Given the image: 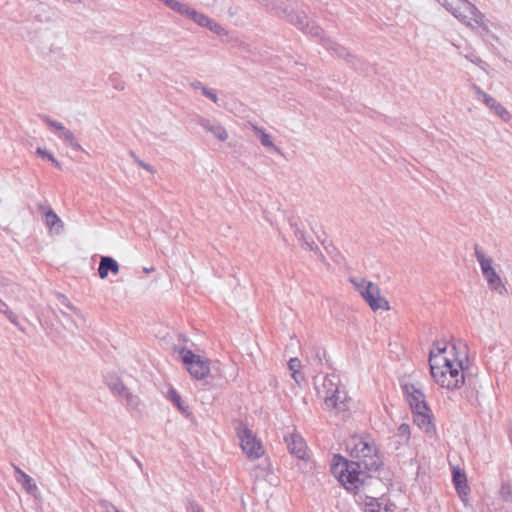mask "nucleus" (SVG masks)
I'll use <instances>...</instances> for the list:
<instances>
[{"instance_id": "f257e3e1", "label": "nucleus", "mask_w": 512, "mask_h": 512, "mask_svg": "<svg viewBox=\"0 0 512 512\" xmlns=\"http://www.w3.org/2000/svg\"><path fill=\"white\" fill-rule=\"evenodd\" d=\"M331 472L347 491L353 492L364 503L384 496L386 487L380 478L370 475L369 471L359 470L357 464H348L339 455L333 458Z\"/></svg>"}, {"instance_id": "a878e982", "label": "nucleus", "mask_w": 512, "mask_h": 512, "mask_svg": "<svg viewBox=\"0 0 512 512\" xmlns=\"http://www.w3.org/2000/svg\"><path fill=\"white\" fill-rule=\"evenodd\" d=\"M122 397L125 398L126 406L128 408L134 409V410L139 408L140 403H141L140 398L137 395L130 392L129 389H127L126 392H124Z\"/></svg>"}, {"instance_id": "c756f323", "label": "nucleus", "mask_w": 512, "mask_h": 512, "mask_svg": "<svg viewBox=\"0 0 512 512\" xmlns=\"http://www.w3.org/2000/svg\"><path fill=\"white\" fill-rule=\"evenodd\" d=\"M57 296H58V298H59V300H60L61 304H62L65 308H67L68 310L72 311V312H73L75 315H77L79 318H81V319L83 318V315H82L81 311H80L78 308H76V307H75V306H74V305H73V304L68 300V298H67L65 295H63V294H61V293H58V294H57Z\"/></svg>"}, {"instance_id": "4be33fe9", "label": "nucleus", "mask_w": 512, "mask_h": 512, "mask_svg": "<svg viewBox=\"0 0 512 512\" xmlns=\"http://www.w3.org/2000/svg\"><path fill=\"white\" fill-rule=\"evenodd\" d=\"M45 224L52 234L58 235L64 229V223L54 211L48 212V215L45 217Z\"/></svg>"}, {"instance_id": "de8ad7c7", "label": "nucleus", "mask_w": 512, "mask_h": 512, "mask_svg": "<svg viewBox=\"0 0 512 512\" xmlns=\"http://www.w3.org/2000/svg\"><path fill=\"white\" fill-rule=\"evenodd\" d=\"M189 512H202V509L196 503H190L188 507Z\"/></svg>"}, {"instance_id": "5701e85b", "label": "nucleus", "mask_w": 512, "mask_h": 512, "mask_svg": "<svg viewBox=\"0 0 512 512\" xmlns=\"http://www.w3.org/2000/svg\"><path fill=\"white\" fill-rule=\"evenodd\" d=\"M475 256L480 265L482 274L493 269V260L491 257L486 256L483 250L475 244Z\"/></svg>"}, {"instance_id": "49530a36", "label": "nucleus", "mask_w": 512, "mask_h": 512, "mask_svg": "<svg viewBox=\"0 0 512 512\" xmlns=\"http://www.w3.org/2000/svg\"><path fill=\"white\" fill-rule=\"evenodd\" d=\"M69 146L72 147L74 150L83 151V147L78 143L76 138L72 142H70Z\"/></svg>"}, {"instance_id": "4c0bfd02", "label": "nucleus", "mask_w": 512, "mask_h": 512, "mask_svg": "<svg viewBox=\"0 0 512 512\" xmlns=\"http://www.w3.org/2000/svg\"><path fill=\"white\" fill-rule=\"evenodd\" d=\"M289 369L292 373L299 372L301 362L298 358H291L288 362Z\"/></svg>"}, {"instance_id": "5fc2aeb1", "label": "nucleus", "mask_w": 512, "mask_h": 512, "mask_svg": "<svg viewBox=\"0 0 512 512\" xmlns=\"http://www.w3.org/2000/svg\"><path fill=\"white\" fill-rule=\"evenodd\" d=\"M144 270H145L146 273H149V272H151L153 270V268H151V269L145 268Z\"/></svg>"}, {"instance_id": "6e6552de", "label": "nucleus", "mask_w": 512, "mask_h": 512, "mask_svg": "<svg viewBox=\"0 0 512 512\" xmlns=\"http://www.w3.org/2000/svg\"><path fill=\"white\" fill-rule=\"evenodd\" d=\"M179 354L192 377L203 379L209 374L210 368L208 360L203 359L201 356L194 354L191 350L186 348H182Z\"/></svg>"}, {"instance_id": "bb28decb", "label": "nucleus", "mask_w": 512, "mask_h": 512, "mask_svg": "<svg viewBox=\"0 0 512 512\" xmlns=\"http://www.w3.org/2000/svg\"><path fill=\"white\" fill-rule=\"evenodd\" d=\"M487 284H488V287L492 291H495V292H497L500 295H506L507 294V289H506L505 285L503 284L500 276H498L495 279H491L490 281L487 282Z\"/></svg>"}, {"instance_id": "6ab92c4d", "label": "nucleus", "mask_w": 512, "mask_h": 512, "mask_svg": "<svg viewBox=\"0 0 512 512\" xmlns=\"http://www.w3.org/2000/svg\"><path fill=\"white\" fill-rule=\"evenodd\" d=\"M291 227L294 230V235L297 238L298 241L301 242V246L306 249L315 252L318 254L321 258H324L322 252L320 251L319 247L315 244L313 241H308L305 237V233L303 229H301L297 223L291 224Z\"/></svg>"}, {"instance_id": "37998d69", "label": "nucleus", "mask_w": 512, "mask_h": 512, "mask_svg": "<svg viewBox=\"0 0 512 512\" xmlns=\"http://www.w3.org/2000/svg\"><path fill=\"white\" fill-rule=\"evenodd\" d=\"M60 313L62 317L67 321V323L71 324L72 326H76V323L71 319L66 311L61 310Z\"/></svg>"}, {"instance_id": "473e14b6", "label": "nucleus", "mask_w": 512, "mask_h": 512, "mask_svg": "<svg viewBox=\"0 0 512 512\" xmlns=\"http://www.w3.org/2000/svg\"><path fill=\"white\" fill-rule=\"evenodd\" d=\"M36 153H37V155L41 156L42 158H46L47 160L51 161L55 167L61 168L59 161L45 149L37 148Z\"/></svg>"}, {"instance_id": "9b49d317", "label": "nucleus", "mask_w": 512, "mask_h": 512, "mask_svg": "<svg viewBox=\"0 0 512 512\" xmlns=\"http://www.w3.org/2000/svg\"><path fill=\"white\" fill-rule=\"evenodd\" d=\"M171 9L181 15L190 18L201 27H206L210 20V18L205 14L197 12L196 10L190 8L187 4L179 2L177 0L175 1Z\"/></svg>"}, {"instance_id": "0eeeda50", "label": "nucleus", "mask_w": 512, "mask_h": 512, "mask_svg": "<svg viewBox=\"0 0 512 512\" xmlns=\"http://www.w3.org/2000/svg\"><path fill=\"white\" fill-rule=\"evenodd\" d=\"M237 434L240 439L243 452L253 459L260 458L264 454V448L256 435L243 423L237 428Z\"/></svg>"}, {"instance_id": "9d476101", "label": "nucleus", "mask_w": 512, "mask_h": 512, "mask_svg": "<svg viewBox=\"0 0 512 512\" xmlns=\"http://www.w3.org/2000/svg\"><path fill=\"white\" fill-rule=\"evenodd\" d=\"M402 388L412 411H429L425 396L420 389L414 384H404Z\"/></svg>"}, {"instance_id": "603ef678", "label": "nucleus", "mask_w": 512, "mask_h": 512, "mask_svg": "<svg viewBox=\"0 0 512 512\" xmlns=\"http://www.w3.org/2000/svg\"><path fill=\"white\" fill-rule=\"evenodd\" d=\"M319 352L320 351H318L316 354L315 361H317L318 364H322V358L320 357Z\"/></svg>"}, {"instance_id": "39448f33", "label": "nucleus", "mask_w": 512, "mask_h": 512, "mask_svg": "<svg viewBox=\"0 0 512 512\" xmlns=\"http://www.w3.org/2000/svg\"><path fill=\"white\" fill-rule=\"evenodd\" d=\"M443 7L467 27H473L472 22H474L486 32L489 31L484 14L470 1L457 0L455 3L445 1Z\"/></svg>"}, {"instance_id": "72a5a7b5", "label": "nucleus", "mask_w": 512, "mask_h": 512, "mask_svg": "<svg viewBox=\"0 0 512 512\" xmlns=\"http://www.w3.org/2000/svg\"><path fill=\"white\" fill-rule=\"evenodd\" d=\"M210 31L217 35H227V31L219 23L215 22L210 18L208 25L206 26Z\"/></svg>"}, {"instance_id": "a18cd8bd", "label": "nucleus", "mask_w": 512, "mask_h": 512, "mask_svg": "<svg viewBox=\"0 0 512 512\" xmlns=\"http://www.w3.org/2000/svg\"><path fill=\"white\" fill-rule=\"evenodd\" d=\"M69 146L72 147L74 150L83 151V147L78 143L76 138L72 142H70Z\"/></svg>"}, {"instance_id": "412c9836", "label": "nucleus", "mask_w": 512, "mask_h": 512, "mask_svg": "<svg viewBox=\"0 0 512 512\" xmlns=\"http://www.w3.org/2000/svg\"><path fill=\"white\" fill-rule=\"evenodd\" d=\"M252 130L255 133V135L258 136L261 144L265 148H267V149H269V150H271V151H273L275 153L281 154L280 148H278L274 144V142L271 140L270 135L267 134L263 128L258 127L257 125H252Z\"/></svg>"}, {"instance_id": "dca6fc26", "label": "nucleus", "mask_w": 512, "mask_h": 512, "mask_svg": "<svg viewBox=\"0 0 512 512\" xmlns=\"http://www.w3.org/2000/svg\"><path fill=\"white\" fill-rule=\"evenodd\" d=\"M199 125L203 127L207 132L212 133L218 140L222 142L226 141L228 138L226 129L218 123H212L206 118H200Z\"/></svg>"}, {"instance_id": "8fccbe9b", "label": "nucleus", "mask_w": 512, "mask_h": 512, "mask_svg": "<svg viewBox=\"0 0 512 512\" xmlns=\"http://www.w3.org/2000/svg\"><path fill=\"white\" fill-rule=\"evenodd\" d=\"M191 85H192V87H193V88H195V89H200V90H202V88H204V87H205V86H203V85H202V83H201V82H199V81L193 82Z\"/></svg>"}, {"instance_id": "ea45409f", "label": "nucleus", "mask_w": 512, "mask_h": 512, "mask_svg": "<svg viewBox=\"0 0 512 512\" xmlns=\"http://www.w3.org/2000/svg\"><path fill=\"white\" fill-rule=\"evenodd\" d=\"M469 61L484 69V61L477 55L471 53L465 56Z\"/></svg>"}, {"instance_id": "a211bd4d", "label": "nucleus", "mask_w": 512, "mask_h": 512, "mask_svg": "<svg viewBox=\"0 0 512 512\" xmlns=\"http://www.w3.org/2000/svg\"><path fill=\"white\" fill-rule=\"evenodd\" d=\"M484 104L490 109L491 112L497 115L502 121L509 122L511 120V113L492 96L486 97V101L484 102Z\"/></svg>"}, {"instance_id": "c9c22d12", "label": "nucleus", "mask_w": 512, "mask_h": 512, "mask_svg": "<svg viewBox=\"0 0 512 512\" xmlns=\"http://www.w3.org/2000/svg\"><path fill=\"white\" fill-rule=\"evenodd\" d=\"M471 90L474 92L475 96L478 100H481L483 103L486 101V97H489L490 95L487 94L485 91H483L478 85L472 84Z\"/></svg>"}, {"instance_id": "09e8293b", "label": "nucleus", "mask_w": 512, "mask_h": 512, "mask_svg": "<svg viewBox=\"0 0 512 512\" xmlns=\"http://www.w3.org/2000/svg\"><path fill=\"white\" fill-rule=\"evenodd\" d=\"M207 98H209L214 103L218 102V96H217V93H216V91L214 89H212L210 91V93L208 94Z\"/></svg>"}, {"instance_id": "c85d7f7f", "label": "nucleus", "mask_w": 512, "mask_h": 512, "mask_svg": "<svg viewBox=\"0 0 512 512\" xmlns=\"http://www.w3.org/2000/svg\"><path fill=\"white\" fill-rule=\"evenodd\" d=\"M168 398L182 413H186L187 410L183 405L182 398L175 389L171 388L169 390Z\"/></svg>"}, {"instance_id": "1a4fd4ad", "label": "nucleus", "mask_w": 512, "mask_h": 512, "mask_svg": "<svg viewBox=\"0 0 512 512\" xmlns=\"http://www.w3.org/2000/svg\"><path fill=\"white\" fill-rule=\"evenodd\" d=\"M284 17L294 26H296L303 33L312 37L321 38L323 29L316 24L315 21H310L304 11H283Z\"/></svg>"}, {"instance_id": "f03ea898", "label": "nucleus", "mask_w": 512, "mask_h": 512, "mask_svg": "<svg viewBox=\"0 0 512 512\" xmlns=\"http://www.w3.org/2000/svg\"><path fill=\"white\" fill-rule=\"evenodd\" d=\"M430 373L434 381L448 390L458 389L464 384V367L462 360L447 356L445 343L437 342L429 355Z\"/></svg>"}, {"instance_id": "864d4df0", "label": "nucleus", "mask_w": 512, "mask_h": 512, "mask_svg": "<svg viewBox=\"0 0 512 512\" xmlns=\"http://www.w3.org/2000/svg\"><path fill=\"white\" fill-rule=\"evenodd\" d=\"M134 461L136 462L138 467H140V468L142 467V463L137 458H134Z\"/></svg>"}, {"instance_id": "f704fd0d", "label": "nucleus", "mask_w": 512, "mask_h": 512, "mask_svg": "<svg viewBox=\"0 0 512 512\" xmlns=\"http://www.w3.org/2000/svg\"><path fill=\"white\" fill-rule=\"evenodd\" d=\"M397 436H399L404 441H407L410 437V427L408 424H401L397 429Z\"/></svg>"}, {"instance_id": "cd10ccee", "label": "nucleus", "mask_w": 512, "mask_h": 512, "mask_svg": "<svg viewBox=\"0 0 512 512\" xmlns=\"http://www.w3.org/2000/svg\"><path fill=\"white\" fill-rule=\"evenodd\" d=\"M108 386L109 388L116 394L118 395H123L124 392H126V390L128 389L124 384L123 382L118 379V378H111L109 381H108Z\"/></svg>"}, {"instance_id": "e433bc0d", "label": "nucleus", "mask_w": 512, "mask_h": 512, "mask_svg": "<svg viewBox=\"0 0 512 512\" xmlns=\"http://www.w3.org/2000/svg\"><path fill=\"white\" fill-rule=\"evenodd\" d=\"M131 157L134 159V161L140 166L142 167L143 169H145L146 171L154 174L156 173V170L154 169V167L152 165H150L149 163H146L142 160H140L133 152H131Z\"/></svg>"}, {"instance_id": "a19ab883", "label": "nucleus", "mask_w": 512, "mask_h": 512, "mask_svg": "<svg viewBox=\"0 0 512 512\" xmlns=\"http://www.w3.org/2000/svg\"><path fill=\"white\" fill-rule=\"evenodd\" d=\"M38 210L41 212V214L44 216V218L48 215V212H53V209L48 203H40L38 205Z\"/></svg>"}, {"instance_id": "2f4dec72", "label": "nucleus", "mask_w": 512, "mask_h": 512, "mask_svg": "<svg viewBox=\"0 0 512 512\" xmlns=\"http://www.w3.org/2000/svg\"><path fill=\"white\" fill-rule=\"evenodd\" d=\"M0 313H3L16 326L19 325L17 316L8 309L7 304L0 299Z\"/></svg>"}, {"instance_id": "79ce46f5", "label": "nucleus", "mask_w": 512, "mask_h": 512, "mask_svg": "<svg viewBox=\"0 0 512 512\" xmlns=\"http://www.w3.org/2000/svg\"><path fill=\"white\" fill-rule=\"evenodd\" d=\"M483 276L484 278L486 279V281H490L491 279H495L497 278L499 275L498 273L496 272V270L493 268L492 270H489L485 273H483Z\"/></svg>"}, {"instance_id": "20e7f679", "label": "nucleus", "mask_w": 512, "mask_h": 512, "mask_svg": "<svg viewBox=\"0 0 512 512\" xmlns=\"http://www.w3.org/2000/svg\"><path fill=\"white\" fill-rule=\"evenodd\" d=\"M315 389L319 398L323 399L328 408L338 411L346 410L347 396L339 390V379L336 375L316 377Z\"/></svg>"}, {"instance_id": "58836bf2", "label": "nucleus", "mask_w": 512, "mask_h": 512, "mask_svg": "<svg viewBox=\"0 0 512 512\" xmlns=\"http://www.w3.org/2000/svg\"><path fill=\"white\" fill-rule=\"evenodd\" d=\"M100 506L104 509L105 512H118L119 510L109 501L101 500L99 502Z\"/></svg>"}, {"instance_id": "aec40b11", "label": "nucleus", "mask_w": 512, "mask_h": 512, "mask_svg": "<svg viewBox=\"0 0 512 512\" xmlns=\"http://www.w3.org/2000/svg\"><path fill=\"white\" fill-rule=\"evenodd\" d=\"M414 423L427 434H432L435 430L431 422L428 411H413Z\"/></svg>"}, {"instance_id": "7c9ffc66", "label": "nucleus", "mask_w": 512, "mask_h": 512, "mask_svg": "<svg viewBox=\"0 0 512 512\" xmlns=\"http://www.w3.org/2000/svg\"><path fill=\"white\" fill-rule=\"evenodd\" d=\"M22 293V288L17 284H10L5 289V294L14 298L15 300H20V294Z\"/></svg>"}, {"instance_id": "4468645a", "label": "nucleus", "mask_w": 512, "mask_h": 512, "mask_svg": "<svg viewBox=\"0 0 512 512\" xmlns=\"http://www.w3.org/2000/svg\"><path fill=\"white\" fill-rule=\"evenodd\" d=\"M42 119L49 127L55 129L58 137L62 139L66 144L69 145L70 142L76 138L73 132L67 129L62 123L52 120L48 116H43Z\"/></svg>"}, {"instance_id": "7ed1b4c3", "label": "nucleus", "mask_w": 512, "mask_h": 512, "mask_svg": "<svg viewBox=\"0 0 512 512\" xmlns=\"http://www.w3.org/2000/svg\"><path fill=\"white\" fill-rule=\"evenodd\" d=\"M354 461H348V464H357L359 470L376 471L382 465V459L378 448L370 438L352 437L347 444Z\"/></svg>"}, {"instance_id": "2eb2a0df", "label": "nucleus", "mask_w": 512, "mask_h": 512, "mask_svg": "<svg viewBox=\"0 0 512 512\" xmlns=\"http://www.w3.org/2000/svg\"><path fill=\"white\" fill-rule=\"evenodd\" d=\"M120 266L118 262L110 256H102L99 262L98 274L101 279H106L108 273L118 274Z\"/></svg>"}, {"instance_id": "423d86ee", "label": "nucleus", "mask_w": 512, "mask_h": 512, "mask_svg": "<svg viewBox=\"0 0 512 512\" xmlns=\"http://www.w3.org/2000/svg\"><path fill=\"white\" fill-rule=\"evenodd\" d=\"M350 282L373 311L390 309L389 302L380 295L376 284L361 277L350 278Z\"/></svg>"}, {"instance_id": "c03bdc74", "label": "nucleus", "mask_w": 512, "mask_h": 512, "mask_svg": "<svg viewBox=\"0 0 512 512\" xmlns=\"http://www.w3.org/2000/svg\"><path fill=\"white\" fill-rule=\"evenodd\" d=\"M292 378L297 384H300L304 380V376L300 372L292 373Z\"/></svg>"}, {"instance_id": "f8f14e48", "label": "nucleus", "mask_w": 512, "mask_h": 512, "mask_svg": "<svg viewBox=\"0 0 512 512\" xmlns=\"http://www.w3.org/2000/svg\"><path fill=\"white\" fill-rule=\"evenodd\" d=\"M288 450L291 454L299 459H304L306 456V444L304 439L297 433H291L284 437Z\"/></svg>"}, {"instance_id": "3c124183", "label": "nucleus", "mask_w": 512, "mask_h": 512, "mask_svg": "<svg viewBox=\"0 0 512 512\" xmlns=\"http://www.w3.org/2000/svg\"><path fill=\"white\" fill-rule=\"evenodd\" d=\"M211 90L212 89H210V88L204 87V88H202L201 91H202L203 95L207 97Z\"/></svg>"}, {"instance_id": "b1692460", "label": "nucleus", "mask_w": 512, "mask_h": 512, "mask_svg": "<svg viewBox=\"0 0 512 512\" xmlns=\"http://www.w3.org/2000/svg\"><path fill=\"white\" fill-rule=\"evenodd\" d=\"M384 498L380 497L378 499L366 501L365 512H389V506L384 502Z\"/></svg>"}, {"instance_id": "393cba45", "label": "nucleus", "mask_w": 512, "mask_h": 512, "mask_svg": "<svg viewBox=\"0 0 512 512\" xmlns=\"http://www.w3.org/2000/svg\"><path fill=\"white\" fill-rule=\"evenodd\" d=\"M320 39L327 45V48L332 50L337 56L341 58H347L350 56L349 52L342 45L330 39H324L323 36Z\"/></svg>"}, {"instance_id": "f3484780", "label": "nucleus", "mask_w": 512, "mask_h": 512, "mask_svg": "<svg viewBox=\"0 0 512 512\" xmlns=\"http://www.w3.org/2000/svg\"><path fill=\"white\" fill-rule=\"evenodd\" d=\"M453 482L460 498L463 501H466L469 488L467 485V478L465 473L462 470L455 468L453 470Z\"/></svg>"}, {"instance_id": "ddd939ff", "label": "nucleus", "mask_w": 512, "mask_h": 512, "mask_svg": "<svg viewBox=\"0 0 512 512\" xmlns=\"http://www.w3.org/2000/svg\"><path fill=\"white\" fill-rule=\"evenodd\" d=\"M13 468L16 473V480L18 483H20L23 487V489L30 495L37 497L38 493V487L35 483V481L30 477L28 474H26L22 469H20L18 466L13 465Z\"/></svg>"}]
</instances>
